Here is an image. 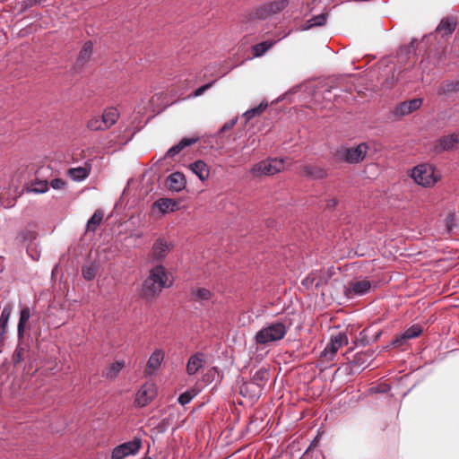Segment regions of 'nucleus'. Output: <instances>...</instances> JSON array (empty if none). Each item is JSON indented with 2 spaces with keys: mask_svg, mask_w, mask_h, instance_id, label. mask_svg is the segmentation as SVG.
<instances>
[{
  "mask_svg": "<svg viewBox=\"0 0 459 459\" xmlns=\"http://www.w3.org/2000/svg\"><path fill=\"white\" fill-rule=\"evenodd\" d=\"M172 281L169 279L166 269L162 265H157L150 271V274L143 283L144 294L153 297L160 293L162 289L169 288Z\"/></svg>",
  "mask_w": 459,
  "mask_h": 459,
  "instance_id": "f257e3e1",
  "label": "nucleus"
},
{
  "mask_svg": "<svg viewBox=\"0 0 459 459\" xmlns=\"http://www.w3.org/2000/svg\"><path fill=\"white\" fill-rule=\"evenodd\" d=\"M411 177L417 185L432 187L441 179L442 175L434 165L423 163L411 169Z\"/></svg>",
  "mask_w": 459,
  "mask_h": 459,
  "instance_id": "f03ea898",
  "label": "nucleus"
},
{
  "mask_svg": "<svg viewBox=\"0 0 459 459\" xmlns=\"http://www.w3.org/2000/svg\"><path fill=\"white\" fill-rule=\"evenodd\" d=\"M287 333L286 325L281 322H274L264 325L255 336L258 344H267L281 340Z\"/></svg>",
  "mask_w": 459,
  "mask_h": 459,
  "instance_id": "7ed1b4c3",
  "label": "nucleus"
},
{
  "mask_svg": "<svg viewBox=\"0 0 459 459\" xmlns=\"http://www.w3.org/2000/svg\"><path fill=\"white\" fill-rule=\"evenodd\" d=\"M368 151L367 143H362L356 146H342L335 152V158L338 160L351 164L361 162Z\"/></svg>",
  "mask_w": 459,
  "mask_h": 459,
  "instance_id": "20e7f679",
  "label": "nucleus"
},
{
  "mask_svg": "<svg viewBox=\"0 0 459 459\" xmlns=\"http://www.w3.org/2000/svg\"><path fill=\"white\" fill-rule=\"evenodd\" d=\"M284 169V160L268 159L254 165V167L251 169V173L255 177L272 176L278 172H281Z\"/></svg>",
  "mask_w": 459,
  "mask_h": 459,
  "instance_id": "39448f33",
  "label": "nucleus"
},
{
  "mask_svg": "<svg viewBox=\"0 0 459 459\" xmlns=\"http://www.w3.org/2000/svg\"><path fill=\"white\" fill-rule=\"evenodd\" d=\"M349 342L348 336L345 333H338L331 336L330 341L324 351L321 352V357L326 361L333 360L335 354L342 346L347 345Z\"/></svg>",
  "mask_w": 459,
  "mask_h": 459,
  "instance_id": "423d86ee",
  "label": "nucleus"
},
{
  "mask_svg": "<svg viewBox=\"0 0 459 459\" xmlns=\"http://www.w3.org/2000/svg\"><path fill=\"white\" fill-rule=\"evenodd\" d=\"M142 447V439L134 437L128 442L117 446L111 452V459H125L129 455H136Z\"/></svg>",
  "mask_w": 459,
  "mask_h": 459,
  "instance_id": "0eeeda50",
  "label": "nucleus"
},
{
  "mask_svg": "<svg viewBox=\"0 0 459 459\" xmlns=\"http://www.w3.org/2000/svg\"><path fill=\"white\" fill-rule=\"evenodd\" d=\"M371 289V283L367 279H354L344 288V294L351 299L355 296L364 295Z\"/></svg>",
  "mask_w": 459,
  "mask_h": 459,
  "instance_id": "6e6552de",
  "label": "nucleus"
},
{
  "mask_svg": "<svg viewBox=\"0 0 459 459\" xmlns=\"http://www.w3.org/2000/svg\"><path fill=\"white\" fill-rule=\"evenodd\" d=\"M172 248L173 243L171 241L167 240L164 238H159L155 240V242L152 245L150 253V259L155 261H161L165 259V257Z\"/></svg>",
  "mask_w": 459,
  "mask_h": 459,
  "instance_id": "1a4fd4ad",
  "label": "nucleus"
},
{
  "mask_svg": "<svg viewBox=\"0 0 459 459\" xmlns=\"http://www.w3.org/2000/svg\"><path fill=\"white\" fill-rule=\"evenodd\" d=\"M157 394V387L152 383H146L137 392L135 403L143 407L147 405Z\"/></svg>",
  "mask_w": 459,
  "mask_h": 459,
  "instance_id": "9d476101",
  "label": "nucleus"
},
{
  "mask_svg": "<svg viewBox=\"0 0 459 459\" xmlns=\"http://www.w3.org/2000/svg\"><path fill=\"white\" fill-rule=\"evenodd\" d=\"M287 4L288 2L286 0H277L266 4L257 9L256 16L261 19H266L271 15L283 10L287 6Z\"/></svg>",
  "mask_w": 459,
  "mask_h": 459,
  "instance_id": "9b49d317",
  "label": "nucleus"
},
{
  "mask_svg": "<svg viewBox=\"0 0 459 459\" xmlns=\"http://www.w3.org/2000/svg\"><path fill=\"white\" fill-rule=\"evenodd\" d=\"M421 105L422 100L419 98L403 101L394 108V115L398 117L407 116L419 109Z\"/></svg>",
  "mask_w": 459,
  "mask_h": 459,
  "instance_id": "f8f14e48",
  "label": "nucleus"
},
{
  "mask_svg": "<svg viewBox=\"0 0 459 459\" xmlns=\"http://www.w3.org/2000/svg\"><path fill=\"white\" fill-rule=\"evenodd\" d=\"M458 144H459V133H454V134L440 137L435 145V151H437V152L452 151V150H455V148H457Z\"/></svg>",
  "mask_w": 459,
  "mask_h": 459,
  "instance_id": "ddd939ff",
  "label": "nucleus"
},
{
  "mask_svg": "<svg viewBox=\"0 0 459 459\" xmlns=\"http://www.w3.org/2000/svg\"><path fill=\"white\" fill-rule=\"evenodd\" d=\"M152 207L160 214H166L177 211L178 203L169 198H160L153 203Z\"/></svg>",
  "mask_w": 459,
  "mask_h": 459,
  "instance_id": "4468645a",
  "label": "nucleus"
},
{
  "mask_svg": "<svg viewBox=\"0 0 459 459\" xmlns=\"http://www.w3.org/2000/svg\"><path fill=\"white\" fill-rule=\"evenodd\" d=\"M185 176L180 172H174L167 179L168 187L175 192H179L186 187Z\"/></svg>",
  "mask_w": 459,
  "mask_h": 459,
  "instance_id": "2eb2a0df",
  "label": "nucleus"
},
{
  "mask_svg": "<svg viewBox=\"0 0 459 459\" xmlns=\"http://www.w3.org/2000/svg\"><path fill=\"white\" fill-rule=\"evenodd\" d=\"M422 332V329L420 325H412L408 328L402 335L396 337L393 342V346H401L404 343L405 341L409 339H412L418 337Z\"/></svg>",
  "mask_w": 459,
  "mask_h": 459,
  "instance_id": "dca6fc26",
  "label": "nucleus"
},
{
  "mask_svg": "<svg viewBox=\"0 0 459 459\" xmlns=\"http://www.w3.org/2000/svg\"><path fill=\"white\" fill-rule=\"evenodd\" d=\"M91 173V165L85 164L75 168H71L67 171V175L74 181H82L86 179Z\"/></svg>",
  "mask_w": 459,
  "mask_h": 459,
  "instance_id": "f3484780",
  "label": "nucleus"
},
{
  "mask_svg": "<svg viewBox=\"0 0 459 459\" xmlns=\"http://www.w3.org/2000/svg\"><path fill=\"white\" fill-rule=\"evenodd\" d=\"M263 388L257 384H254L249 382L244 383L240 386V394L243 396H247L251 400H255L259 398L262 394Z\"/></svg>",
  "mask_w": 459,
  "mask_h": 459,
  "instance_id": "a211bd4d",
  "label": "nucleus"
},
{
  "mask_svg": "<svg viewBox=\"0 0 459 459\" xmlns=\"http://www.w3.org/2000/svg\"><path fill=\"white\" fill-rule=\"evenodd\" d=\"M191 171L195 174L201 181H205L209 178L210 169L208 165L203 160H196L189 166Z\"/></svg>",
  "mask_w": 459,
  "mask_h": 459,
  "instance_id": "6ab92c4d",
  "label": "nucleus"
},
{
  "mask_svg": "<svg viewBox=\"0 0 459 459\" xmlns=\"http://www.w3.org/2000/svg\"><path fill=\"white\" fill-rule=\"evenodd\" d=\"M164 359V352L161 350H155L151 355L146 367L149 375L153 374Z\"/></svg>",
  "mask_w": 459,
  "mask_h": 459,
  "instance_id": "aec40b11",
  "label": "nucleus"
},
{
  "mask_svg": "<svg viewBox=\"0 0 459 459\" xmlns=\"http://www.w3.org/2000/svg\"><path fill=\"white\" fill-rule=\"evenodd\" d=\"M459 91V80L443 82L437 88L439 96L450 97Z\"/></svg>",
  "mask_w": 459,
  "mask_h": 459,
  "instance_id": "412c9836",
  "label": "nucleus"
},
{
  "mask_svg": "<svg viewBox=\"0 0 459 459\" xmlns=\"http://www.w3.org/2000/svg\"><path fill=\"white\" fill-rule=\"evenodd\" d=\"M290 32L288 33H285L283 36H281L280 39H278L277 40H272V41H263L261 43H258L256 45H255L253 48H252V52H253V56L255 57H259L261 56H263L266 51H268L278 40H280L281 39H283L285 38L287 35H289Z\"/></svg>",
  "mask_w": 459,
  "mask_h": 459,
  "instance_id": "4be33fe9",
  "label": "nucleus"
},
{
  "mask_svg": "<svg viewBox=\"0 0 459 459\" xmlns=\"http://www.w3.org/2000/svg\"><path fill=\"white\" fill-rule=\"evenodd\" d=\"M30 309L28 307H24L21 309L20 312V318L17 327V333L19 338H22L23 336L24 330L26 328L27 323L29 319L30 318Z\"/></svg>",
  "mask_w": 459,
  "mask_h": 459,
  "instance_id": "5701e85b",
  "label": "nucleus"
},
{
  "mask_svg": "<svg viewBox=\"0 0 459 459\" xmlns=\"http://www.w3.org/2000/svg\"><path fill=\"white\" fill-rule=\"evenodd\" d=\"M197 138H183L178 144L169 148L166 153L168 157H173L179 153L186 146L194 144Z\"/></svg>",
  "mask_w": 459,
  "mask_h": 459,
  "instance_id": "b1692460",
  "label": "nucleus"
},
{
  "mask_svg": "<svg viewBox=\"0 0 459 459\" xmlns=\"http://www.w3.org/2000/svg\"><path fill=\"white\" fill-rule=\"evenodd\" d=\"M101 117L102 122H104V127L108 129L117 121L119 114L115 108H108L104 110Z\"/></svg>",
  "mask_w": 459,
  "mask_h": 459,
  "instance_id": "393cba45",
  "label": "nucleus"
},
{
  "mask_svg": "<svg viewBox=\"0 0 459 459\" xmlns=\"http://www.w3.org/2000/svg\"><path fill=\"white\" fill-rule=\"evenodd\" d=\"M268 379L269 371L266 368H262L254 374L250 382L257 384V385H260L264 389V386L265 385Z\"/></svg>",
  "mask_w": 459,
  "mask_h": 459,
  "instance_id": "a878e982",
  "label": "nucleus"
},
{
  "mask_svg": "<svg viewBox=\"0 0 459 459\" xmlns=\"http://www.w3.org/2000/svg\"><path fill=\"white\" fill-rule=\"evenodd\" d=\"M456 26V22L454 19L446 18L443 19L437 28V31L444 32L445 35L451 34Z\"/></svg>",
  "mask_w": 459,
  "mask_h": 459,
  "instance_id": "bb28decb",
  "label": "nucleus"
},
{
  "mask_svg": "<svg viewBox=\"0 0 459 459\" xmlns=\"http://www.w3.org/2000/svg\"><path fill=\"white\" fill-rule=\"evenodd\" d=\"M48 191V183L47 180H35L30 186L27 188L28 193L44 194Z\"/></svg>",
  "mask_w": 459,
  "mask_h": 459,
  "instance_id": "cd10ccee",
  "label": "nucleus"
},
{
  "mask_svg": "<svg viewBox=\"0 0 459 459\" xmlns=\"http://www.w3.org/2000/svg\"><path fill=\"white\" fill-rule=\"evenodd\" d=\"M326 22L325 14H319L307 20L300 28L301 30H307L315 26H322Z\"/></svg>",
  "mask_w": 459,
  "mask_h": 459,
  "instance_id": "c85d7f7f",
  "label": "nucleus"
},
{
  "mask_svg": "<svg viewBox=\"0 0 459 459\" xmlns=\"http://www.w3.org/2000/svg\"><path fill=\"white\" fill-rule=\"evenodd\" d=\"M203 366V360L198 355L192 356L186 365V371L189 375L195 374Z\"/></svg>",
  "mask_w": 459,
  "mask_h": 459,
  "instance_id": "c756f323",
  "label": "nucleus"
},
{
  "mask_svg": "<svg viewBox=\"0 0 459 459\" xmlns=\"http://www.w3.org/2000/svg\"><path fill=\"white\" fill-rule=\"evenodd\" d=\"M103 216V212L100 210H97L87 222V230L95 231L97 227L102 221Z\"/></svg>",
  "mask_w": 459,
  "mask_h": 459,
  "instance_id": "7c9ffc66",
  "label": "nucleus"
},
{
  "mask_svg": "<svg viewBox=\"0 0 459 459\" xmlns=\"http://www.w3.org/2000/svg\"><path fill=\"white\" fill-rule=\"evenodd\" d=\"M302 173L315 178H322L326 175L324 169L313 166H305L302 169Z\"/></svg>",
  "mask_w": 459,
  "mask_h": 459,
  "instance_id": "2f4dec72",
  "label": "nucleus"
},
{
  "mask_svg": "<svg viewBox=\"0 0 459 459\" xmlns=\"http://www.w3.org/2000/svg\"><path fill=\"white\" fill-rule=\"evenodd\" d=\"M268 104L267 102H261L257 107L254 108H251V109H248L247 110L243 116L244 117L247 119V121H249L250 119H252L255 116H258L260 115L262 112H264L265 110V108H267Z\"/></svg>",
  "mask_w": 459,
  "mask_h": 459,
  "instance_id": "473e14b6",
  "label": "nucleus"
},
{
  "mask_svg": "<svg viewBox=\"0 0 459 459\" xmlns=\"http://www.w3.org/2000/svg\"><path fill=\"white\" fill-rule=\"evenodd\" d=\"M124 366H125L124 361H116L113 364H111L106 372L107 377H108L110 379L117 377V376L122 370Z\"/></svg>",
  "mask_w": 459,
  "mask_h": 459,
  "instance_id": "72a5a7b5",
  "label": "nucleus"
},
{
  "mask_svg": "<svg viewBox=\"0 0 459 459\" xmlns=\"http://www.w3.org/2000/svg\"><path fill=\"white\" fill-rule=\"evenodd\" d=\"M87 127L90 130L98 131V130H105L107 127H104V122H102V117H93L87 123Z\"/></svg>",
  "mask_w": 459,
  "mask_h": 459,
  "instance_id": "f704fd0d",
  "label": "nucleus"
},
{
  "mask_svg": "<svg viewBox=\"0 0 459 459\" xmlns=\"http://www.w3.org/2000/svg\"><path fill=\"white\" fill-rule=\"evenodd\" d=\"M92 50H93L92 43L91 41L86 42L80 51L79 60L82 62L87 61L91 57V56L92 54Z\"/></svg>",
  "mask_w": 459,
  "mask_h": 459,
  "instance_id": "c9c22d12",
  "label": "nucleus"
},
{
  "mask_svg": "<svg viewBox=\"0 0 459 459\" xmlns=\"http://www.w3.org/2000/svg\"><path fill=\"white\" fill-rule=\"evenodd\" d=\"M197 300L201 302L208 301L212 299V292L205 288H199L194 292Z\"/></svg>",
  "mask_w": 459,
  "mask_h": 459,
  "instance_id": "e433bc0d",
  "label": "nucleus"
},
{
  "mask_svg": "<svg viewBox=\"0 0 459 459\" xmlns=\"http://www.w3.org/2000/svg\"><path fill=\"white\" fill-rule=\"evenodd\" d=\"M12 314V307L11 306H6L2 310L1 316H0V326L4 329L8 324L9 318Z\"/></svg>",
  "mask_w": 459,
  "mask_h": 459,
  "instance_id": "4c0bfd02",
  "label": "nucleus"
},
{
  "mask_svg": "<svg viewBox=\"0 0 459 459\" xmlns=\"http://www.w3.org/2000/svg\"><path fill=\"white\" fill-rule=\"evenodd\" d=\"M196 393L195 391H186L179 395L178 403L181 405H186L191 402V400L195 396Z\"/></svg>",
  "mask_w": 459,
  "mask_h": 459,
  "instance_id": "58836bf2",
  "label": "nucleus"
},
{
  "mask_svg": "<svg viewBox=\"0 0 459 459\" xmlns=\"http://www.w3.org/2000/svg\"><path fill=\"white\" fill-rule=\"evenodd\" d=\"M82 273L85 280L91 281L95 277V269L92 266H84Z\"/></svg>",
  "mask_w": 459,
  "mask_h": 459,
  "instance_id": "ea45409f",
  "label": "nucleus"
},
{
  "mask_svg": "<svg viewBox=\"0 0 459 459\" xmlns=\"http://www.w3.org/2000/svg\"><path fill=\"white\" fill-rule=\"evenodd\" d=\"M50 186L55 190H62L65 188L66 182L61 178H54L50 182Z\"/></svg>",
  "mask_w": 459,
  "mask_h": 459,
  "instance_id": "a19ab883",
  "label": "nucleus"
},
{
  "mask_svg": "<svg viewBox=\"0 0 459 459\" xmlns=\"http://www.w3.org/2000/svg\"><path fill=\"white\" fill-rule=\"evenodd\" d=\"M455 214L449 212L446 217V227L448 231L452 230L455 226Z\"/></svg>",
  "mask_w": 459,
  "mask_h": 459,
  "instance_id": "79ce46f5",
  "label": "nucleus"
},
{
  "mask_svg": "<svg viewBox=\"0 0 459 459\" xmlns=\"http://www.w3.org/2000/svg\"><path fill=\"white\" fill-rule=\"evenodd\" d=\"M212 83L213 82H210V83H207V84H204L201 87H199L198 89H196L194 93H193V97L196 98V97H199L201 96L202 94H204V92L205 91H207L208 89H210L212 86Z\"/></svg>",
  "mask_w": 459,
  "mask_h": 459,
  "instance_id": "37998d69",
  "label": "nucleus"
},
{
  "mask_svg": "<svg viewBox=\"0 0 459 459\" xmlns=\"http://www.w3.org/2000/svg\"><path fill=\"white\" fill-rule=\"evenodd\" d=\"M236 122H237V119H231L230 121H228L227 123H225L223 125L220 133H222V132L231 129L235 126Z\"/></svg>",
  "mask_w": 459,
  "mask_h": 459,
  "instance_id": "c03bdc74",
  "label": "nucleus"
},
{
  "mask_svg": "<svg viewBox=\"0 0 459 459\" xmlns=\"http://www.w3.org/2000/svg\"><path fill=\"white\" fill-rule=\"evenodd\" d=\"M22 359V350L17 349L13 354V360L15 363H19Z\"/></svg>",
  "mask_w": 459,
  "mask_h": 459,
  "instance_id": "a18cd8bd",
  "label": "nucleus"
},
{
  "mask_svg": "<svg viewBox=\"0 0 459 459\" xmlns=\"http://www.w3.org/2000/svg\"><path fill=\"white\" fill-rule=\"evenodd\" d=\"M31 257H32V259H34V260H37V259H38V255H35V256H34V255H31Z\"/></svg>",
  "mask_w": 459,
  "mask_h": 459,
  "instance_id": "49530a36",
  "label": "nucleus"
},
{
  "mask_svg": "<svg viewBox=\"0 0 459 459\" xmlns=\"http://www.w3.org/2000/svg\"><path fill=\"white\" fill-rule=\"evenodd\" d=\"M143 459H152V458H151V457L146 456V457H144Z\"/></svg>",
  "mask_w": 459,
  "mask_h": 459,
  "instance_id": "de8ad7c7",
  "label": "nucleus"
}]
</instances>
